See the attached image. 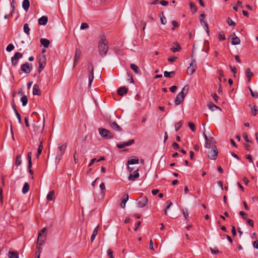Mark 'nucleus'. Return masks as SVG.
Segmentation results:
<instances>
[{
  "mask_svg": "<svg viewBox=\"0 0 258 258\" xmlns=\"http://www.w3.org/2000/svg\"><path fill=\"white\" fill-rule=\"evenodd\" d=\"M231 36L232 37L231 39V43L232 45H235L240 44V39L237 37L234 33H233Z\"/></svg>",
  "mask_w": 258,
  "mask_h": 258,
  "instance_id": "2eb2a0df",
  "label": "nucleus"
},
{
  "mask_svg": "<svg viewBox=\"0 0 258 258\" xmlns=\"http://www.w3.org/2000/svg\"><path fill=\"white\" fill-rule=\"evenodd\" d=\"M99 135L104 139L106 140L111 139L113 138V134L108 130L104 128H99Z\"/></svg>",
  "mask_w": 258,
  "mask_h": 258,
  "instance_id": "f03ea898",
  "label": "nucleus"
},
{
  "mask_svg": "<svg viewBox=\"0 0 258 258\" xmlns=\"http://www.w3.org/2000/svg\"><path fill=\"white\" fill-rule=\"evenodd\" d=\"M9 258H19V254L17 252L9 251Z\"/></svg>",
  "mask_w": 258,
  "mask_h": 258,
  "instance_id": "ea45409f",
  "label": "nucleus"
},
{
  "mask_svg": "<svg viewBox=\"0 0 258 258\" xmlns=\"http://www.w3.org/2000/svg\"><path fill=\"white\" fill-rule=\"evenodd\" d=\"M107 253L109 258H114L113 255V251L111 249H108L107 250Z\"/></svg>",
  "mask_w": 258,
  "mask_h": 258,
  "instance_id": "6e6d98bb",
  "label": "nucleus"
},
{
  "mask_svg": "<svg viewBox=\"0 0 258 258\" xmlns=\"http://www.w3.org/2000/svg\"><path fill=\"white\" fill-rule=\"evenodd\" d=\"M218 151L217 147L214 145L212 146L211 150L208 153V157L211 160H216L217 158Z\"/></svg>",
  "mask_w": 258,
  "mask_h": 258,
  "instance_id": "39448f33",
  "label": "nucleus"
},
{
  "mask_svg": "<svg viewBox=\"0 0 258 258\" xmlns=\"http://www.w3.org/2000/svg\"><path fill=\"white\" fill-rule=\"evenodd\" d=\"M46 62V58L44 55H41L38 58L39 68L38 72L40 73L42 70L45 67Z\"/></svg>",
  "mask_w": 258,
  "mask_h": 258,
  "instance_id": "0eeeda50",
  "label": "nucleus"
},
{
  "mask_svg": "<svg viewBox=\"0 0 258 258\" xmlns=\"http://www.w3.org/2000/svg\"><path fill=\"white\" fill-rule=\"evenodd\" d=\"M182 124L183 123L182 121H180L175 124V128L176 132H177L179 130V128L182 126Z\"/></svg>",
  "mask_w": 258,
  "mask_h": 258,
  "instance_id": "de8ad7c7",
  "label": "nucleus"
},
{
  "mask_svg": "<svg viewBox=\"0 0 258 258\" xmlns=\"http://www.w3.org/2000/svg\"><path fill=\"white\" fill-rule=\"evenodd\" d=\"M258 113V107L256 105H254L251 108V113L253 116H255Z\"/></svg>",
  "mask_w": 258,
  "mask_h": 258,
  "instance_id": "a19ab883",
  "label": "nucleus"
},
{
  "mask_svg": "<svg viewBox=\"0 0 258 258\" xmlns=\"http://www.w3.org/2000/svg\"><path fill=\"white\" fill-rule=\"evenodd\" d=\"M29 190V185L28 182H26L24 184L23 188H22V192L24 194H26Z\"/></svg>",
  "mask_w": 258,
  "mask_h": 258,
  "instance_id": "473e14b6",
  "label": "nucleus"
},
{
  "mask_svg": "<svg viewBox=\"0 0 258 258\" xmlns=\"http://www.w3.org/2000/svg\"><path fill=\"white\" fill-rule=\"evenodd\" d=\"M22 53L21 52H16L14 56L11 58L12 63L14 66H16L18 63V60L22 57Z\"/></svg>",
  "mask_w": 258,
  "mask_h": 258,
  "instance_id": "9d476101",
  "label": "nucleus"
},
{
  "mask_svg": "<svg viewBox=\"0 0 258 258\" xmlns=\"http://www.w3.org/2000/svg\"><path fill=\"white\" fill-rule=\"evenodd\" d=\"M33 94L38 96L41 95V91L37 84H35L33 87Z\"/></svg>",
  "mask_w": 258,
  "mask_h": 258,
  "instance_id": "a211bd4d",
  "label": "nucleus"
},
{
  "mask_svg": "<svg viewBox=\"0 0 258 258\" xmlns=\"http://www.w3.org/2000/svg\"><path fill=\"white\" fill-rule=\"evenodd\" d=\"M206 15L204 14H202L200 17V21L201 24L203 26L204 28L206 29V32L209 34V29L208 24L205 21Z\"/></svg>",
  "mask_w": 258,
  "mask_h": 258,
  "instance_id": "1a4fd4ad",
  "label": "nucleus"
},
{
  "mask_svg": "<svg viewBox=\"0 0 258 258\" xmlns=\"http://www.w3.org/2000/svg\"><path fill=\"white\" fill-rule=\"evenodd\" d=\"M138 171V169H137L135 171L136 173L134 175L130 174V175L128 176V180L130 181H135L136 180V179H137V178H138L139 177L140 174H139V172H137Z\"/></svg>",
  "mask_w": 258,
  "mask_h": 258,
  "instance_id": "412c9836",
  "label": "nucleus"
},
{
  "mask_svg": "<svg viewBox=\"0 0 258 258\" xmlns=\"http://www.w3.org/2000/svg\"><path fill=\"white\" fill-rule=\"evenodd\" d=\"M134 143H135V140L133 139H132V140H129L127 142L117 144V147L118 148L121 149V148H123L126 146H131L132 144H133Z\"/></svg>",
  "mask_w": 258,
  "mask_h": 258,
  "instance_id": "ddd939ff",
  "label": "nucleus"
},
{
  "mask_svg": "<svg viewBox=\"0 0 258 258\" xmlns=\"http://www.w3.org/2000/svg\"><path fill=\"white\" fill-rule=\"evenodd\" d=\"M189 7L192 13L194 14L197 12V8L194 3L190 2L189 3Z\"/></svg>",
  "mask_w": 258,
  "mask_h": 258,
  "instance_id": "72a5a7b5",
  "label": "nucleus"
},
{
  "mask_svg": "<svg viewBox=\"0 0 258 258\" xmlns=\"http://www.w3.org/2000/svg\"><path fill=\"white\" fill-rule=\"evenodd\" d=\"M211 142H209L208 141H206L205 144V147L206 148H210L211 147Z\"/></svg>",
  "mask_w": 258,
  "mask_h": 258,
  "instance_id": "69168bd1",
  "label": "nucleus"
},
{
  "mask_svg": "<svg viewBox=\"0 0 258 258\" xmlns=\"http://www.w3.org/2000/svg\"><path fill=\"white\" fill-rule=\"evenodd\" d=\"M40 42L41 44L45 48H47L50 44V41L46 38H41Z\"/></svg>",
  "mask_w": 258,
  "mask_h": 258,
  "instance_id": "5701e85b",
  "label": "nucleus"
},
{
  "mask_svg": "<svg viewBox=\"0 0 258 258\" xmlns=\"http://www.w3.org/2000/svg\"><path fill=\"white\" fill-rule=\"evenodd\" d=\"M88 69L89 72V86L91 87L92 83L94 79V68L92 62H89Z\"/></svg>",
  "mask_w": 258,
  "mask_h": 258,
  "instance_id": "20e7f679",
  "label": "nucleus"
},
{
  "mask_svg": "<svg viewBox=\"0 0 258 258\" xmlns=\"http://www.w3.org/2000/svg\"><path fill=\"white\" fill-rule=\"evenodd\" d=\"M227 23L229 26H232L233 27L236 25V23L229 18L227 20Z\"/></svg>",
  "mask_w": 258,
  "mask_h": 258,
  "instance_id": "3c124183",
  "label": "nucleus"
},
{
  "mask_svg": "<svg viewBox=\"0 0 258 258\" xmlns=\"http://www.w3.org/2000/svg\"><path fill=\"white\" fill-rule=\"evenodd\" d=\"M188 126L192 132L196 130L195 125L192 122H188Z\"/></svg>",
  "mask_w": 258,
  "mask_h": 258,
  "instance_id": "13d9d810",
  "label": "nucleus"
},
{
  "mask_svg": "<svg viewBox=\"0 0 258 258\" xmlns=\"http://www.w3.org/2000/svg\"><path fill=\"white\" fill-rule=\"evenodd\" d=\"M21 71L26 74H29L31 71V67L28 62H26L21 67Z\"/></svg>",
  "mask_w": 258,
  "mask_h": 258,
  "instance_id": "f8f14e48",
  "label": "nucleus"
},
{
  "mask_svg": "<svg viewBox=\"0 0 258 258\" xmlns=\"http://www.w3.org/2000/svg\"><path fill=\"white\" fill-rule=\"evenodd\" d=\"M27 158L28 160V168H30L32 167V160H31V152H28L27 154Z\"/></svg>",
  "mask_w": 258,
  "mask_h": 258,
  "instance_id": "4c0bfd02",
  "label": "nucleus"
},
{
  "mask_svg": "<svg viewBox=\"0 0 258 258\" xmlns=\"http://www.w3.org/2000/svg\"><path fill=\"white\" fill-rule=\"evenodd\" d=\"M239 214L242 217L243 219H245L247 217V214L243 211H240Z\"/></svg>",
  "mask_w": 258,
  "mask_h": 258,
  "instance_id": "052dcab7",
  "label": "nucleus"
},
{
  "mask_svg": "<svg viewBox=\"0 0 258 258\" xmlns=\"http://www.w3.org/2000/svg\"><path fill=\"white\" fill-rule=\"evenodd\" d=\"M128 200V195L127 194H124L121 198V201L120 206L122 208H124L125 204Z\"/></svg>",
  "mask_w": 258,
  "mask_h": 258,
  "instance_id": "4468645a",
  "label": "nucleus"
},
{
  "mask_svg": "<svg viewBox=\"0 0 258 258\" xmlns=\"http://www.w3.org/2000/svg\"><path fill=\"white\" fill-rule=\"evenodd\" d=\"M172 147L174 150H177L179 148V146L176 142H174L172 144Z\"/></svg>",
  "mask_w": 258,
  "mask_h": 258,
  "instance_id": "338daca9",
  "label": "nucleus"
},
{
  "mask_svg": "<svg viewBox=\"0 0 258 258\" xmlns=\"http://www.w3.org/2000/svg\"><path fill=\"white\" fill-rule=\"evenodd\" d=\"M48 21L46 16H42L38 19V24L40 25H45Z\"/></svg>",
  "mask_w": 258,
  "mask_h": 258,
  "instance_id": "aec40b11",
  "label": "nucleus"
},
{
  "mask_svg": "<svg viewBox=\"0 0 258 258\" xmlns=\"http://www.w3.org/2000/svg\"><path fill=\"white\" fill-rule=\"evenodd\" d=\"M161 22L162 24L165 25L166 23V18L164 16L163 13H162V16H160Z\"/></svg>",
  "mask_w": 258,
  "mask_h": 258,
  "instance_id": "864d4df0",
  "label": "nucleus"
},
{
  "mask_svg": "<svg viewBox=\"0 0 258 258\" xmlns=\"http://www.w3.org/2000/svg\"><path fill=\"white\" fill-rule=\"evenodd\" d=\"M110 126L114 130L116 131H120L121 130V127L117 124L116 122H113L110 124Z\"/></svg>",
  "mask_w": 258,
  "mask_h": 258,
  "instance_id": "c756f323",
  "label": "nucleus"
},
{
  "mask_svg": "<svg viewBox=\"0 0 258 258\" xmlns=\"http://www.w3.org/2000/svg\"><path fill=\"white\" fill-rule=\"evenodd\" d=\"M189 87L188 86L185 85L182 89V91L179 92V93L181 95L184 96L185 97L186 95L187 94L188 91Z\"/></svg>",
  "mask_w": 258,
  "mask_h": 258,
  "instance_id": "2f4dec72",
  "label": "nucleus"
},
{
  "mask_svg": "<svg viewBox=\"0 0 258 258\" xmlns=\"http://www.w3.org/2000/svg\"><path fill=\"white\" fill-rule=\"evenodd\" d=\"M166 204H167V206L166 207L165 210H164V213L165 215H167V210L170 208V207L172 205V203L169 201H167L166 202Z\"/></svg>",
  "mask_w": 258,
  "mask_h": 258,
  "instance_id": "49530a36",
  "label": "nucleus"
},
{
  "mask_svg": "<svg viewBox=\"0 0 258 258\" xmlns=\"http://www.w3.org/2000/svg\"><path fill=\"white\" fill-rule=\"evenodd\" d=\"M30 7V2L29 0H23L22 2V7L23 9L27 12Z\"/></svg>",
  "mask_w": 258,
  "mask_h": 258,
  "instance_id": "b1692460",
  "label": "nucleus"
},
{
  "mask_svg": "<svg viewBox=\"0 0 258 258\" xmlns=\"http://www.w3.org/2000/svg\"><path fill=\"white\" fill-rule=\"evenodd\" d=\"M41 245H39L38 244H37V245H36V247L38 249V255L37 256V258H39L40 254L42 251V248L41 247Z\"/></svg>",
  "mask_w": 258,
  "mask_h": 258,
  "instance_id": "e2e57ef3",
  "label": "nucleus"
},
{
  "mask_svg": "<svg viewBox=\"0 0 258 258\" xmlns=\"http://www.w3.org/2000/svg\"><path fill=\"white\" fill-rule=\"evenodd\" d=\"M177 57L176 56L170 57L168 58V60L170 62H174L177 59Z\"/></svg>",
  "mask_w": 258,
  "mask_h": 258,
  "instance_id": "0e129e2a",
  "label": "nucleus"
},
{
  "mask_svg": "<svg viewBox=\"0 0 258 258\" xmlns=\"http://www.w3.org/2000/svg\"><path fill=\"white\" fill-rule=\"evenodd\" d=\"M42 149H43L42 143L41 142L38 148L37 152L36 155V156L37 158H39V155L41 154V153L42 152Z\"/></svg>",
  "mask_w": 258,
  "mask_h": 258,
  "instance_id": "e433bc0d",
  "label": "nucleus"
},
{
  "mask_svg": "<svg viewBox=\"0 0 258 258\" xmlns=\"http://www.w3.org/2000/svg\"><path fill=\"white\" fill-rule=\"evenodd\" d=\"M253 246L254 248L258 249V240H255L253 241Z\"/></svg>",
  "mask_w": 258,
  "mask_h": 258,
  "instance_id": "774afa93",
  "label": "nucleus"
},
{
  "mask_svg": "<svg viewBox=\"0 0 258 258\" xmlns=\"http://www.w3.org/2000/svg\"><path fill=\"white\" fill-rule=\"evenodd\" d=\"M14 111H15V114H16V115L18 119V121H19V122L20 123V124H22V120H21V115L18 113V112L17 111V109H14Z\"/></svg>",
  "mask_w": 258,
  "mask_h": 258,
  "instance_id": "09e8293b",
  "label": "nucleus"
},
{
  "mask_svg": "<svg viewBox=\"0 0 258 258\" xmlns=\"http://www.w3.org/2000/svg\"><path fill=\"white\" fill-rule=\"evenodd\" d=\"M181 49V48L178 42L174 43V45L170 48V50L173 52H177Z\"/></svg>",
  "mask_w": 258,
  "mask_h": 258,
  "instance_id": "6ab92c4d",
  "label": "nucleus"
},
{
  "mask_svg": "<svg viewBox=\"0 0 258 258\" xmlns=\"http://www.w3.org/2000/svg\"><path fill=\"white\" fill-rule=\"evenodd\" d=\"M45 239L46 238L44 236H38L37 244H38L39 245H43V244L44 243Z\"/></svg>",
  "mask_w": 258,
  "mask_h": 258,
  "instance_id": "cd10ccee",
  "label": "nucleus"
},
{
  "mask_svg": "<svg viewBox=\"0 0 258 258\" xmlns=\"http://www.w3.org/2000/svg\"><path fill=\"white\" fill-rule=\"evenodd\" d=\"M130 67L136 74H141V71L137 65L134 63H132L130 66Z\"/></svg>",
  "mask_w": 258,
  "mask_h": 258,
  "instance_id": "bb28decb",
  "label": "nucleus"
},
{
  "mask_svg": "<svg viewBox=\"0 0 258 258\" xmlns=\"http://www.w3.org/2000/svg\"><path fill=\"white\" fill-rule=\"evenodd\" d=\"M249 91L250 92V94H251V95L252 96V97L256 98H258V93L256 92H253V91L252 90V89L250 88H249Z\"/></svg>",
  "mask_w": 258,
  "mask_h": 258,
  "instance_id": "8fccbe9b",
  "label": "nucleus"
},
{
  "mask_svg": "<svg viewBox=\"0 0 258 258\" xmlns=\"http://www.w3.org/2000/svg\"><path fill=\"white\" fill-rule=\"evenodd\" d=\"M14 48V46L13 44L11 43V44H9L7 48H6V50L7 51H11Z\"/></svg>",
  "mask_w": 258,
  "mask_h": 258,
  "instance_id": "603ef678",
  "label": "nucleus"
},
{
  "mask_svg": "<svg viewBox=\"0 0 258 258\" xmlns=\"http://www.w3.org/2000/svg\"><path fill=\"white\" fill-rule=\"evenodd\" d=\"M208 107L212 111H214L216 109H219L217 106L212 102L208 104Z\"/></svg>",
  "mask_w": 258,
  "mask_h": 258,
  "instance_id": "c9c22d12",
  "label": "nucleus"
},
{
  "mask_svg": "<svg viewBox=\"0 0 258 258\" xmlns=\"http://www.w3.org/2000/svg\"><path fill=\"white\" fill-rule=\"evenodd\" d=\"M204 136L206 141H208L209 142H211V143H213L214 142V139L213 137L208 138L205 133H204Z\"/></svg>",
  "mask_w": 258,
  "mask_h": 258,
  "instance_id": "a18cd8bd",
  "label": "nucleus"
},
{
  "mask_svg": "<svg viewBox=\"0 0 258 258\" xmlns=\"http://www.w3.org/2000/svg\"><path fill=\"white\" fill-rule=\"evenodd\" d=\"M23 30L26 34L29 35L30 29L29 27V25L27 23L24 25Z\"/></svg>",
  "mask_w": 258,
  "mask_h": 258,
  "instance_id": "58836bf2",
  "label": "nucleus"
},
{
  "mask_svg": "<svg viewBox=\"0 0 258 258\" xmlns=\"http://www.w3.org/2000/svg\"><path fill=\"white\" fill-rule=\"evenodd\" d=\"M184 99V96H182L180 94L178 93V94L176 96L174 101L175 104L176 105H179L183 101Z\"/></svg>",
  "mask_w": 258,
  "mask_h": 258,
  "instance_id": "dca6fc26",
  "label": "nucleus"
},
{
  "mask_svg": "<svg viewBox=\"0 0 258 258\" xmlns=\"http://www.w3.org/2000/svg\"><path fill=\"white\" fill-rule=\"evenodd\" d=\"M43 120H44V118H43ZM33 127L35 131L42 132L44 127V121H43V122L37 121L36 123L34 124Z\"/></svg>",
  "mask_w": 258,
  "mask_h": 258,
  "instance_id": "6e6552de",
  "label": "nucleus"
},
{
  "mask_svg": "<svg viewBox=\"0 0 258 258\" xmlns=\"http://www.w3.org/2000/svg\"><path fill=\"white\" fill-rule=\"evenodd\" d=\"M89 28V25L86 23H83L81 24L80 29H85Z\"/></svg>",
  "mask_w": 258,
  "mask_h": 258,
  "instance_id": "4d7b16f0",
  "label": "nucleus"
},
{
  "mask_svg": "<svg viewBox=\"0 0 258 258\" xmlns=\"http://www.w3.org/2000/svg\"><path fill=\"white\" fill-rule=\"evenodd\" d=\"M21 164V155H19L17 156L15 160V164L17 166L20 165Z\"/></svg>",
  "mask_w": 258,
  "mask_h": 258,
  "instance_id": "c03bdc74",
  "label": "nucleus"
},
{
  "mask_svg": "<svg viewBox=\"0 0 258 258\" xmlns=\"http://www.w3.org/2000/svg\"><path fill=\"white\" fill-rule=\"evenodd\" d=\"M21 101L22 102V105L25 106L28 102V98L26 95L23 96L21 98Z\"/></svg>",
  "mask_w": 258,
  "mask_h": 258,
  "instance_id": "79ce46f5",
  "label": "nucleus"
},
{
  "mask_svg": "<svg viewBox=\"0 0 258 258\" xmlns=\"http://www.w3.org/2000/svg\"><path fill=\"white\" fill-rule=\"evenodd\" d=\"M81 50L79 48H76L75 50V54L74 58V66L75 67L78 61L80 59L81 55Z\"/></svg>",
  "mask_w": 258,
  "mask_h": 258,
  "instance_id": "9b49d317",
  "label": "nucleus"
},
{
  "mask_svg": "<svg viewBox=\"0 0 258 258\" xmlns=\"http://www.w3.org/2000/svg\"><path fill=\"white\" fill-rule=\"evenodd\" d=\"M182 213L185 219H187L188 217V213L187 209L182 210Z\"/></svg>",
  "mask_w": 258,
  "mask_h": 258,
  "instance_id": "bf43d9fd",
  "label": "nucleus"
},
{
  "mask_svg": "<svg viewBox=\"0 0 258 258\" xmlns=\"http://www.w3.org/2000/svg\"><path fill=\"white\" fill-rule=\"evenodd\" d=\"M99 228V227L98 225L97 226H96L94 228V230L93 231L92 234L91 235V242H93V241L94 240V239H95V237H96V235L98 234Z\"/></svg>",
  "mask_w": 258,
  "mask_h": 258,
  "instance_id": "4be33fe9",
  "label": "nucleus"
},
{
  "mask_svg": "<svg viewBox=\"0 0 258 258\" xmlns=\"http://www.w3.org/2000/svg\"><path fill=\"white\" fill-rule=\"evenodd\" d=\"M46 198L48 201L53 200L54 199V191L51 190L49 191L47 195Z\"/></svg>",
  "mask_w": 258,
  "mask_h": 258,
  "instance_id": "c85d7f7f",
  "label": "nucleus"
},
{
  "mask_svg": "<svg viewBox=\"0 0 258 258\" xmlns=\"http://www.w3.org/2000/svg\"><path fill=\"white\" fill-rule=\"evenodd\" d=\"M197 68L196 61L195 59H193L191 61L189 66L187 68V73L188 75H191L193 74Z\"/></svg>",
  "mask_w": 258,
  "mask_h": 258,
  "instance_id": "423d86ee",
  "label": "nucleus"
},
{
  "mask_svg": "<svg viewBox=\"0 0 258 258\" xmlns=\"http://www.w3.org/2000/svg\"><path fill=\"white\" fill-rule=\"evenodd\" d=\"M128 88L125 87H120L117 90V94L120 96H123L128 92Z\"/></svg>",
  "mask_w": 258,
  "mask_h": 258,
  "instance_id": "f3484780",
  "label": "nucleus"
},
{
  "mask_svg": "<svg viewBox=\"0 0 258 258\" xmlns=\"http://www.w3.org/2000/svg\"><path fill=\"white\" fill-rule=\"evenodd\" d=\"M175 72H174V71H172L170 72H168L167 71H165L164 72V77H167V78H171L173 76H174L175 75Z\"/></svg>",
  "mask_w": 258,
  "mask_h": 258,
  "instance_id": "f704fd0d",
  "label": "nucleus"
},
{
  "mask_svg": "<svg viewBox=\"0 0 258 258\" xmlns=\"http://www.w3.org/2000/svg\"><path fill=\"white\" fill-rule=\"evenodd\" d=\"M137 206L139 208H143L145 207L148 202V200L146 196H141L137 200Z\"/></svg>",
  "mask_w": 258,
  "mask_h": 258,
  "instance_id": "7ed1b4c3",
  "label": "nucleus"
},
{
  "mask_svg": "<svg viewBox=\"0 0 258 258\" xmlns=\"http://www.w3.org/2000/svg\"><path fill=\"white\" fill-rule=\"evenodd\" d=\"M139 162V159L136 157H134V158H132L127 161V164H138Z\"/></svg>",
  "mask_w": 258,
  "mask_h": 258,
  "instance_id": "7c9ffc66",
  "label": "nucleus"
},
{
  "mask_svg": "<svg viewBox=\"0 0 258 258\" xmlns=\"http://www.w3.org/2000/svg\"><path fill=\"white\" fill-rule=\"evenodd\" d=\"M66 148L67 144L59 145L58 147L59 151L57 152V153L63 155L66 150Z\"/></svg>",
  "mask_w": 258,
  "mask_h": 258,
  "instance_id": "a878e982",
  "label": "nucleus"
},
{
  "mask_svg": "<svg viewBox=\"0 0 258 258\" xmlns=\"http://www.w3.org/2000/svg\"><path fill=\"white\" fill-rule=\"evenodd\" d=\"M63 155V154L57 153V155L56 156L55 161V163L56 164H57V163H58L59 162V161L62 159Z\"/></svg>",
  "mask_w": 258,
  "mask_h": 258,
  "instance_id": "37998d69",
  "label": "nucleus"
},
{
  "mask_svg": "<svg viewBox=\"0 0 258 258\" xmlns=\"http://www.w3.org/2000/svg\"><path fill=\"white\" fill-rule=\"evenodd\" d=\"M219 74L220 75L219 81L222 82V78H224V75L222 70H219Z\"/></svg>",
  "mask_w": 258,
  "mask_h": 258,
  "instance_id": "680f3d73",
  "label": "nucleus"
},
{
  "mask_svg": "<svg viewBox=\"0 0 258 258\" xmlns=\"http://www.w3.org/2000/svg\"><path fill=\"white\" fill-rule=\"evenodd\" d=\"M218 38L220 41L224 40L225 39L224 34L222 32L220 33L218 35Z\"/></svg>",
  "mask_w": 258,
  "mask_h": 258,
  "instance_id": "5fc2aeb1",
  "label": "nucleus"
},
{
  "mask_svg": "<svg viewBox=\"0 0 258 258\" xmlns=\"http://www.w3.org/2000/svg\"><path fill=\"white\" fill-rule=\"evenodd\" d=\"M98 47L100 55L102 57L105 56L109 49V43L104 34L99 37Z\"/></svg>",
  "mask_w": 258,
  "mask_h": 258,
  "instance_id": "f257e3e1",
  "label": "nucleus"
},
{
  "mask_svg": "<svg viewBox=\"0 0 258 258\" xmlns=\"http://www.w3.org/2000/svg\"><path fill=\"white\" fill-rule=\"evenodd\" d=\"M245 75L247 79L248 82H250L251 77L253 75V73L251 71L249 68H248L245 71Z\"/></svg>",
  "mask_w": 258,
  "mask_h": 258,
  "instance_id": "393cba45",
  "label": "nucleus"
}]
</instances>
